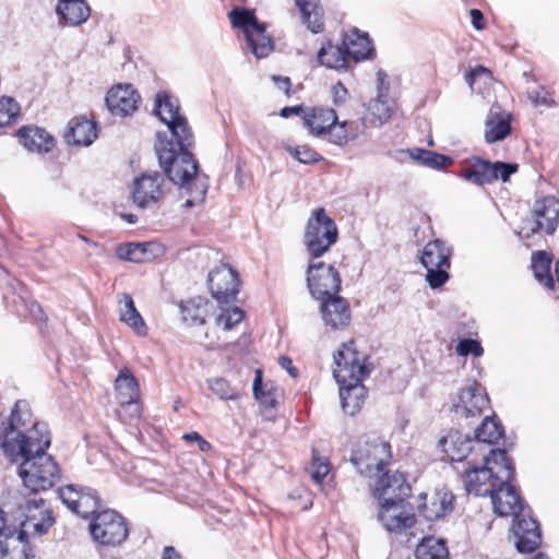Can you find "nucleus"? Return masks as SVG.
<instances>
[{"mask_svg":"<svg viewBox=\"0 0 559 559\" xmlns=\"http://www.w3.org/2000/svg\"><path fill=\"white\" fill-rule=\"evenodd\" d=\"M175 143L160 141L155 150L159 165L168 179L189 195L183 207L190 209L203 202L206 186L198 177L199 165L190 151H177Z\"/></svg>","mask_w":559,"mask_h":559,"instance_id":"nucleus-1","label":"nucleus"},{"mask_svg":"<svg viewBox=\"0 0 559 559\" xmlns=\"http://www.w3.org/2000/svg\"><path fill=\"white\" fill-rule=\"evenodd\" d=\"M51 439L31 442L21 456L8 457L17 463V474L23 484L33 492L45 491L60 479V468L55 459L46 453Z\"/></svg>","mask_w":559,"mask_h":559,"instance_id":"nucleus-2","label":"nucleus"},{"mask_svg":"<svg viewBox=\"0 0 559 559\" xmlns=\"http://www.w3.org/2000/svg\"><path fill=\"white\" fill-rule=\"evenodd\" d=\"M50 439L48 426L34 421L29 404L25 400L15 402L3 432L2 450L7 457H19L31 447V442Z\"/></svg>","mask_w":559,"mask_h":559,"instance_id":"nucleus-3","label":"nucleus"},{"mask_svg":"<svg viewBox=\"0 0 559 559\" xmlns=\"http://www.w3.org/2000/svg\"><path fill=\"white\" fill-rule=\"evenodd\" d=\"M514 477L515 468L507 451L492 449L485 457L483 466H473L465 471L463 484L468 493L490 497L498 485L512 481Z\"/></svg>","mask_w":559,"mask_h":559,"instance_id":"nucleus-4","label":"nucleus"},{"mask_svg":"<svg viewBox=\"0 0 559 559\" xmlns=\"http://www.w3.org/2000/svg\"><path fill=\"white\" fill-rule=\"evenodd\" d=\"M337 236V226L325 210L323 207L314 210L304 234V243L310 258L322 257L336 242Z\"/></svg>","mask_w":559,"mask_h":559,"instance_id":"nucleus-5","label":"nucleus"},{"mask_svg":"<svg viewBox=\"0 0 559 559\" xmlns=\"http://www.w3.org/2000/svg\"><path fill=\"white\" fill-rule=\"evenodd\" d=\"M391 456L390 443L380 437H372L355 445L350 462L359 474L373 477L383 471Z\"/></svg>","mask_w":559,"mask_h":559,"instance_id":"nucleus-6","label":"nucleus"},{"mask_svg":"<svg viewBox=\"0 0 559 559\" xmlns=\"http://www.w3.org/2000/svg\"><path fill=\"white\" fill-rule=\"evenodd\" d=\"M333 358V376L338 384L362 381L370 373L367 356L356 349L353 341L342 344Z\"/></svg>","mask_w":559,"mask_h":559,"instance_id":"nucleus-7","label":"nucleus"},{"mask_svg":"<svg viewBox=\"0 0 559 559\" xmlns=\"http://www.w3.org/2000/svg\"><path fill=\"white\" fill-rule=\"evenodd\" d=\"M452 249L440 239L429 241L420 254V263L427 270L426 281L433 289L441 287L449 280Z\"/></svg>","mask_w":559,"mask_h":559,"instance_id":"nucleus-8","label":"nucleus"},{"mask_svg":"<svg viewBox=\"0 0 559 559\" xmlns=\"http://www.w3.org/2000/svg\"><path fill=\"white\" fill-rule=\"evenodd\" d=\"M559 224V200L552 195L536 200L532 218L527 219L518 233L521 239H528L539 233L552 235Z\"/></svg>","mask_w":559,"mask_h":559,"instance_id":"nucleus-9","label":"nucleus"},{"mask_svg":"<svg viewBox=\"0 0 559 559\" xmlns=\"http://www.w3.org/2000/svg\"><path fill=\"white\" fill-rule=\"evenodd\" d=\"M90 532L104 546H117L129 535L124 519L114 510L98 512L90 523Z\"/></svg>","mask_w":559,"mask_h":559,"instance_id":"nucleus-10","label":"nucleus"},{"mask_svg":"<svg viewBox=\"0 0 559 559\" xmlns=\"http://www.w3.org/2000/svg\"><path fill=\"white\" fill-rule=\"evenodd\" d=\"M518 164L513 163H491L480 157H473L469 165L462 171L461 176L468 182L477 186H485L490 185L498 179L507 182L510 176L518 171Z\"/></svg>","mask_w":559,"mask_h":559,"instance_id":"nucleus-11","label":"nucleus"},{"mask_svg":"<svg viewBox=\"0 0 559 559\" xmlns=\"http://www.w3.org/2000/svg\"><path fill=\"white\" fill-rule=\"evenodd\" d=\"M306 281L310 294L318 300L336 295L341 288L338 271L324 262H310Z\"/></svg>","mask_w":559,"mask_h":559,"instance_id":"nucleus-12","label":"nucleus"},{"mask_svg":"<svg viewBox=\"0 0 559 559\" xmlns=\"http://www.w3.org/2000/svg\"><path fill=\"white\" fill-rule=\"evenodd\" d=\"M165 178L158 171H146L133 180L131 197L140 209H151L164 198Z\"/></svg>","mask_w":559,"mask_h":559,"instance_id":"nucleus-13","label":"nucleus"},{"mask_svg":"<svg viewBox=\"0 0 559 559\" xmlns=\"http://www.w3.org/2000/svg\"><path fill=\"white\" fill-rule=\"evenodd\" d=\"M58 495L70 511L82 518L98 513L100 500L93 488L67 485L58 489Z\"/></svg>","mask_w":559,"mask_h":559,"instance_id":"nucleus-14","label":"nucleus"},{"mask_svg":"<svg viewBox=\"0 0 559 559\" xmlns=\"http://www.w3.org/2000/svg\"><path fill=\"white\" fill-rule=\"evenodd\" d=\"M55 524L52 510L41 498L31 499L24 508V520L21 523L20 533L26 537H40Z\"/></svg>","mask_w":559,"mask_h":559,"instance_id":"nucleus-15","label":"nucleus"},{"mask_svg":"<svg viewBox=\"0 0 559 559\" xmlns=\"http://www.w3.org/2000/svg\"><path fill=\"white\" fill-rule=\"evenodd\" d=\"M209 287L218 304H229L236 299L239 280L237 272L227 264H221L209 273Z\"/></svg>","mask_w":559,"mask_h":559,"instance_id":"nucleus-16","label":"nucleus"},{"mask_svg":"<svg viewBox=\"0 0 559 559\" xmlns=\"http://www.w3.org/2000/svg\"><path fill=\"white\" fill-rule=\"evenodd\" d=\"M512 531L515 537L516 549L522 554L535 551L542 543L539 524L524 513L514 519Z\"/></svg>","mask_w":559,"mask_h":559,"instance_id":"nucleus-17","label":"nucleus"},{"mask_svg":"<svg viewBox=\"0 0 559 559\" xmlns=\"http://www.w3.org/2000/svg\"><path fill=\"white\" fill-rule=\"evenodd\" d=\"M105 100L112 115L126 117L138 109L141 96L132 85L118 84L108 91Z\"/></svg>","mask_w":559,"mask_h":559,"instance_id":"nucleus-18","label":"nucleus"},{"mask_svg":"<svg viewBox=\"0 0 559 559\" xmlns=\"http://www.w3.org/2000/svg\"><path fill=\"white\" fill-rule=\"evenodd\" d=\"M490 498L495 513L500 516L512 515L515 519L524 513L523 501L511 481L498 485Z\"/></svg>","mask_w":559,"mask_h":559,"instance_id":"nucleus-19","label":"nucleus"},{"mask_svg":"<svg viewBox=\"0 0 559 559\" xmlns=\"http://www.w3.org/2000/svg\"><path fill=\"white\" fill-rule=\"evenodd\" d=\"M115 389L120 405L127 407L132 417H140L141 408L138 403L140 396L139 383L129 369L120 370L115 381Z\"/></svg>","mask_w":559,"mask_h":559,"instance_id":"nucleus-20","label":"nucleus"},{"mask_svg":"<svg viewBox=\"0 0 559 559\" xmlns=\"http://www.w3.org/2000/svg\"><path fill=\"white\" fill-rule=\"evenodd\" d=\"M411 492V486L406 483L404 475L400 472L385 473L377 481L374 496L379 501L392 499L405 500Z\"/></svg>","mask_w":559,"mask_h":559,"instance_id":"nucleus-21","label":"nucleus"},{"mask_svg":"<svg viewBox=\"0 0 559 559\" xmlns=\"http://www.w3.org/2000/svg\"><path fill=\"white\" fill-rule=\"evenodd\" d=\"M489 404L487 394L477 382L469 383L461 390L459 401L453 405L456 413L475 416L485 409Z\"/></svg>","mask_w":559,"mask_h":559,"instance_id":"nucleus-22","label":"nucleus"},{"mask_svg":"<svg viewBox=\"0 0 559 559\" xmlns=\"http://www.w3.org/2000/svg\"><path fill=\"white\" fill-rule=\"evenodd\" d=\"M423 503L418 506L419 514L427 521L440 519L453 510L454 496L447 490H437L430 496L420 495Z\"/></svg>","mask_w":559,"mask_h":559,"instance_id":"nucleus-23","label":"nucleus"},{"mask_svg":"<svg viewBox=\"0 0 559 559\" xmlns=\"http://www.w3.org/2000/svg\"><path fill=\"white\" fill-rule=\"evenodd\" d=\"M0 559H38L31 548L27 537L16 531L0 538Z\"/></svg>","mask_w":559,"mask_h":559,"instance_id":"nucleus-24","label":"nucleus"},{"mask_svg":"<svg viewBox=\"0 0 559 559\" xmlns=\"http://www.w3.org/2000/svg\"><path fill=\"white\" fill-rule=\"evenodd\" d=\"M321 301L320 309L326 325L334 330L348 325L350 312L349 306L344 298L334 295Z\"/></svg>","mask_w":559,"mask_h":559,"instance_id":"nucleus-25","label":"nucleus"},{"mask_svg":"<svg viewBox=\"0 0 559 559\" xmlns=\"http://www.w3.org/2000/svg\"><path fill=\"white\" fill-rule=\"evenodd\" d=\"M20 143L31 152L48 153L55 146V139L39 127H23L17 132Z\"/></svg>","mask_w":559,"mask_h":559,"instance_id":"nucleus-26","label":"nucleus"},{"mask_svg":"<svg viewBox=\"0 0 559 559\" xmlns=\"http://www.w3.org/2000/svg\"><path fill=\"white\" fill-rule=\"evenodd\" d=\"M511 132V116L499 107H492L485 122V139L495 143L507 138Z\"/></svg>","mask_w":559,"mask_h":559,"instance_id":"nucleus-27","label":"nucleus"},{"mask_svg":"<svg viewBox=\"0 0 559 559\" xmlns=\"http://www.w3.org/2000/svg\"><path fill=\"white\" fill-rule=\"evenodd\" d=\"M367 395V390L362 381H352L348 383L340 384V399L343 411L354 416L358 413L364 404Z\"/></svg>","mask_w":559,"mask_h":559,"instance_id":"nucleus-28","label":"nucleus"},{"mask_svg":"<svg viewBox=\"0 0 559 559\" xmlns=\"http://www.w3.org/2000/svg\"><path fill=\"white\" fill-rule=\"evenodd\" d=\"M160 251V246L154 242H130L119 246L116 250V254L121 260L142 263L150 261Z\"/></svg>","mask_w":559,"mask_h":559,"instance_id":"nucleus-29","label":"nucleus"},{"mask_svg":"<svg viewBox=\"0 0 559 559\" xmlns=\"http://www.w3.org/2000/svg\"><path fill=\"white\" fill-rule=\"evenodd\" d=\"M56 13L66 24L78 26L88 19L91 10L84 0H60Z\"/></svg>","mask_w":559,"mask_h":559,"instance_id":"nucleus-30","label":"nucleus"},{"mask_svg":"<svg viewBox=\"0 0 559 559\" xmlns=\"http://www.w3.org/2000/svg\"><path fill=\"white\" fill-rule=\"evenodd\" d=\"M64 138L69 144L88 146L97 138L96 123L87 119H76L70 123Z\"/></svg>","mask_w":559,"mask_h":559,"instance_id":"nucleus-31","label":"nucleus"},{"mask_svg":"<svg viewBox=\"0 0 559 559\" xmlns=\"http://www.w3.org/2000/svg\"><path fill=\"white\" fill-rule=\"evenodd\" d=\"M119 318L121 322L132 329L139 336L146 335L147 326L129 294H122L119 298Z\"/></svg>","mask_w":559,"mask_h":559,"instance_id":"nucleus-32","label":"nucleus"},{"mask_svg":"<svg viewBox=\"0 0 559 559\" xmlns=\"http://www.w3.org/2000/svg\"><path fill=\"white\" fill-rule=\"evenodd\" d=\"M473 442L467 435L459 431L451 432L448 437L440 440L444 452L451 461L461 462L467 457L473 448Z\"/></svg>","mask_w":559,"mask_h":559,"instance_id":"nucleus-33","label":"nucleus"},{"mask_svg":"<svg viewBox=\"0 0 559 559\" xmlns=\"http://www.w3.org/2000/svg\"><path fill=\"white\" fill-rule=\"evenodd\" d=\"M317 58L320 64L335 70L346 69L347 63L350 60L344 44L338 46L333 45L330 41L320 48Z\"/></svg>","mask_w":559,"mask_h":559,"instance_id":"nucleus-34","label":"nucleus"},{"mask_svg":"<svg viewBox=\"0 0 559 559\" xmlns=\"http://www.w3.org/2000/svg\"><path fill=\"white\" fill-rule=\"evenodd\" d=\"M296 5L301 13L302 23L313 34L323 31V9L319 0H295Z\"/></svg>","mask_w":559,"mask_h":559,"instance_id":"nucleus-35","label":"nucleus"},{"mask_svg":"<svg viewBox=\"0 0 559 559\" xmlns=\"http://www.w3.org/2000/svg\"><path fill=\"white\" fill-rule=\"evenodd\" d=\"M336 122V112L332 108L316 107L304 116V126L314 135H322L331 123Z\"/></svg>","mask_w":559,"mask_h":559,"instance_id":"nucleus-36","label":"nucleus"},{"mask_svg":"<svg viewBox=\"0 0 559 559\" xmlns=\"http://www.w3.org/2000/svg\"><path fill=\"white\" fill-rule=\"evenodd\" d=\"M344 46L347 49L350 60L355 62L368 59L373 51L371 41L367 34H360L354 29L344 38Z\"/></svg>","mask_w":559,"mask_h":559,"instance_id":"nucleus-37","label":"nucleus"},{"mask_svg":"<svg viewBox=\"0 0 559 559\" xmlns=\"http://www.w3.org/2000/svg\"><path fill=\"white\" fill-rule=\"evenodd\" d=\"M324 134L328 135L329 142L343 146L358 136L359 128L354 121L344 120L340 122L336 117V122L331 123Z\"/></svg>","mask_w":559,"mask_h":559,"instance_id":"nucleus-38","label":"nucleus"},{"mask_svg":"<svg viewBox=\"0 0 559 559\" xmlns=\"http://www.w3.org/2000/svg\"><path fill=\"white\" fill-rule=\"evenodd\" d=\"M246 40L248 47L258 59L267 57L274 49V44L271 37L266 35L263 23L260 26H255V28H249Z\"/></svg>","mask_w":559,"mask_h":559,"instance_id":"nucleus-39","label":"nucleus"},{"mask_svg":"<svg viewBox=\"0 0 559 559\" xmlns=\"http://www.w3.org/2000/svg\"><path fill=\"white\" fill-rule=\"evenodd\" d=\"M254 397L261 405L267 408H275L278 400L282 396L281 390L267 383L262 382V371H255V378L252 385Z\"/></svg>","mask_w":559,"mask_h":559,"instance_id":"nucleus-40","label":"nucleus"},{"mask_svg":"<svg viewBox=\"0 0 559 559\" xmlns=\"http://www.w3.org/2000/svg\"><path fill=\"white\" fill-rule=\"evenodd\" d=\"M448 548L442 539L423 538L415 551V559H448Z\"/></svg>","mask_w":559,"mask_h":559,"instance_id":"nucleus-41","label":"nucleus"},{"mask_svg":"<svg viewBox=\"0 0 559 559\" xmlns=\"http://www.w3.org/2000/svg\"><path fill=\"white\" fill-rule=\"evenodd\" d=\"M154 111L166 126L182 117L177 100L166 93L156 95Z\"/></svg>","mask_w":559,"mask_h":559,"instance_id":"nucleus-42","label":"nucleus"},{"mask_svg":"<svg viewBox=\"0 0 559 559\" xmlns=\"http://www.w3.org/2000/svg\"><path fill=\"white\" fill-rule=\"evenodd\" d=\"M407 153L412 159L433 169H443L453 162L449 156L425 148L415 147L413 150H408Z\"/></svg>","mask_w":559,"mask_h":559,"instance_id":"nucleus-43","label":"nucleus"},{"mask_svg":"<svg viewBox=\"0 0 559 559\" xmlns=\"http://www.w3.org/2000/svg\"><path fill=\"white\" fill-rule=\"evenodd\" d=\"M551 259L545 251H537L532 257V270L535 278L544 286L554 289L555 282L550 274Z\"/></svg>","mask_w":559,"mask_h":559,"instance_id":"nucleus-44","label":"nucleus"},{"mask_svg":"<svg viewBox=\"0 0 559 559\" xmlns=\"http://www.w3.org/2000/svg\"><path fill=\"white\" fill-rule=\"evenodd\" d=\"M503 436V429L493 417L487 416L475 430V439L478 442L493 444Z\"/></svg>","mask_w":559,"mask_h":559,"instance_id":"nucleus-45","label":"nucleus"},{"mask_svg":"<svg viewBox=\"0 0 559 559\" xmlns=\"http://www.w3.org/2000/svg\"><path fill=\"white\" fill-rule=\"evenodd\" d=\"M167 127L176 139L178 151H189V147L193 144V134L186 117L177 118Z\"/></svg>","mask_w":559,"mask_h":559,"instance_id":"nucleus-46","label":"nucleus"},{"mask_svg":"<svg viewBox=\"0 0 559 559\" xmlns=\"http://www.w3.org/2000/svg\"><path fill=\"white\" fill-rule=\"evenodd\" d=\"M182 319L191 324H203L205 322L206 305L203 299H191L180 305Z\"/></svg>","mask_w":559,"mask_h":559,"instance_id":"nucleus-47","label":"nucleus"},{"mask_svg":"<svg viewBox=\"0 0 559 559\" xmlns=\"http://www.w3.org/2000/svg\"><path fill=\"white\" fill-rule=\"evenodd\" d=\"M206 383L209 389L223 401H236L241 395L240 391L224 378L207 379Z\"/></svg>","mask_w":559,"mask_h":559,"instance_id":"nucleus-48","label":"nucleus"},{"mask_svg":"<svg viewBox=\"0 0 559 559\" xmlns=\"http://www.w3.org/2000/svg\"><path fill=\"white\" fill-rule=\"evenodd\" d=\"M228 16L234 27L243 29L246 37L249 28H255V26H260L262 24L258 21L253 11L247 9L235 8L228 13Z\"/></svg>","mask_w":559,"mask_h":559,"instance_id":"nucleus-49","label":"nucleus"},{"mask_svg":"<svg viewBox=\"0 0 559 559\" xmlns=\"http://www.w3.org/2000/svg\"><path fill=\"white\" fill-rule=\"evenodd\" d=\"M415 515L405 510L382 523L389 532L401 533L406 528H411L415 524Z\"/></svg>","mask_w":559,"mask_h":559,"instance_id":"nucleus-50","label":"nucleus"},{"mask_svg":"<svg viewBox=\"0 0 559 559\" xmlns=\"http://www.w3.org/2000/svg\"><path fill=\"white\" fill-rule=\"evenodd\" d=\"M286 150L302 164H313L322 159L320 154L308 145L287 146Z\"/></svg>","mask_w":559,"mask_h":559,"instance_id":"nucleus-51","label":"nucleus"},{"mask_svg":"<svg viewBox=\"0 0 559 559\" xmlns=\"http://www.w3.org/2000/svg\"><path fill=\"white\" fill-rule=\"evenodd\" d=\"M243 319V311L234 307L231 309H224L222 313L216 318V323L224 330H231L236 324L240 323Z\"/></svg>","mask_w":559,"mask_h":559,"instance_id":"nucleus-52","label":"nucleus"},{"mask_svg":"<svg viewBox=\"0 0 559 559\" xmlns=\"http://www.w3.org/2000/svg\"><path fill=\"white\" fill-rule=\"evenodd\" d=\"M20 106L11 97L2 96L0 98V127L7 126L19 115Z\"/></svg>","mask_w":559,"mask_h":559,"instance_id":"nucleus-53","label":"nucleus"},{"mask_svg":"<svg viewBox=\"0 0 559 559\" xmlns=\"http://www.w3.org/2000/svg\"><path fill=\"white\" fill-rule=\"evenodd\" d=\"M368 110L381 123L386 121L391 117V107L388 104V97L377 96L368 104Z\"/></svg>","mask_w":559,"mask_h":559,"instance_id":"nucleus-54","label":"nucleus"},{"mask_svg":"<svg viewBox=\"0 0 559 559\" xmlns=\"http://www.w3.org/2000/svg\"><path fill=\"white\" fill-rule=\"evenodd\" d=\"M455 352L459 356L463 357H466L468 355L479 357L483 355L484 349L478 341L473 338H463L457 343Z\"/></svg>","mask_w":559,"mask_h":559,"instance_id":"nucleus-55","label":"nucleus"},{"mask_svg":"<svg viewBox=\"0 0 559 559\" xmlns=\"http://www.w3.org/2000/svg\"><path fill=\"white\" fill-rule=\"evenodd\" d=\"M381 511L379 513V520L381 522L397 515L402 511H405V500L392 499L390 501H380Z\"/></svg>","mask_w":559,"mask_h":559,"instance_id":"nucleus-56","label":"nucleus"},{"mask_svg":"<svg viewBox=\"0 0 559 559\" xmlns=\"http://www.w3.org/2000/svg\"><path fill=\"white\" fill-rule=\"evenodd\" d=\"M528 99L535 105V106H546V107H552L555 105V100L551 98L550 94L544 88L539 87L537 90L530 91L527 93Z\"/></svg>","mask_w":559,"mask_h":559,"instance_id":"nucleus-57","label":"nucleus"},{"mask_svg":"<svg viewBox=\"0 0 559 559\" xmlns=\"http://www.w3.org/2000/svg\"><path fill=\"white\" fill-rule=\"evenodd\" d=\"M484 78L485 81L491 80V72L487 68L483 66H477L476 68L472 69L469 72L465 75V81L469 85L472 90H474V84L477 79Z\"/></svg>","mask_w":559,"mask_h":559,"instance_id":"nucleus-58","label":"nucleus"},{"mask_svg":"<svg viewBox=\"0 0 559 559\" xmlns=\"http://www.w3.org/2000/svg\"><path fill=\"white\" fill-rule=\"evenodd\" d=\"M390 90V83L388 81V74L382 70L379 69L377 71V96L381 97H388Z\"/></svg>","mask_w":559,"mask_h":559,"instance_id":"nucleus-59","label":"nucleus"},{"mask_svg":"<svg viewBox=\"0 0 559 559\" xmlns=\"http://www.w3.org/2000/svg\"><path fill=\"white\" fill-rule=\"evenodd\" d=\"M331 92L334 105L338 106L346 102L348 92L347 88L343 85V83L337 82L336 84H334L332 86Z\"/></svg>","mask_w":559,"mask_h":559,"instance_id":"nucleus-60","label":"nucleus"},{"mask_svg":"<svg viewBox=\"0 0 559 559\" xmlns=\"http://www.w3.org/2000/svg\"><path fill=\"white\" fill-rule=\"evenodd\" d=\"M29 316L37 322H45L46 316L40 307V305L36 301H31L27 305Z\"/></svg>","mask_w":559,"mask_h":559,"instance_id":"nucleus-61","label":"nucleus"},{"mask_svg":"<svg viewBox=\"0 0 559 559\" xmlns=\"http://www.w3.org/2000/svg\"><path fill=\"white\" fill-rule=\"evenodd\" d=\"M314 465H316V468L312 472L311 477L317 484H320L323 480V478L328 475L329 466L325 463L317 464L316 462H314Z\"/></svg>","mask_w":559,"mask_h":559,"instance_id":"nucleus-62","label":"nucleus"},{"mask_svg":"<svg viewBox=\"0 0 559 559\" xmlns=\"http://www.w3.org/2000/svg\"><path fill=\"white\" fill-rule=\"evenodd\" d=\"M280 366L285 369L292 378L298 376V370L293 366V361L289 357L282 356L278 358Z\"/></svg>","mask_w":559,"mask_h":559,"instance_id":"nucleus-63","label":"nucleus"},{"mask_svg":"<svg viewBox=\"0 0 559 559\" xmlns=\"http://www.w3.org/2000/svg\"><path fill=\"white\" fill-rule=\"evenodd\" d=\"M469 15L472 19V24L476 29H483L484 28V15L483 13L477 9H472L469 11Z\"/></svg>","mask_w":559,"mask_h":559,"instance_id":"nucleus-64","label":"nucleus"}]
</instances>
